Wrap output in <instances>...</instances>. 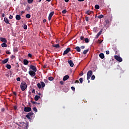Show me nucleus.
I'll return each instance as SVG.
<instances>
[{"label": "nucleus", "mask_w": 129, "mask_h": 129, "mask_svg": "<svg viewBox=\"0 0 129 129\" xmlns=\"http://www.w3.org/2000/svg\"><path fill=\"white\" fill-rule=\"evenodd\" d=\"M32 108L31 107H25L24 112H28L26 114V117L28 119H32L33 115H34V112H31Z\"/></svg>", "instance_id": "f257e3e1"}, {"label": "nucleus", "mask_w": 129, "mask_h": 129, "mask_svg": "<svg viewBox=\"0 0 129 129\" xmlns=\"http://www.w3.org/2000/svg\"><path fill=\"white\" fill-rule=\"evenodd\" d=\"M20 87L21 90L24 91V90H26V88H27V83H25V81H22V83H21Z\"/></svg>", "instance_id": "f03ea898"}, {"label": "nucleus", "mask_w": 129, "mask_h": 129, "mask_svg": "<svg viewBox=\"0 0 129 129\" xmlns=\"http://www.w3.org/2000/svg\"><path fill=\"white\" fill-rule=\"evenodd\" d=\"M92 73H93L92 70H89V71L87 72V79L88 81V82H90V79L92 76Z\"/></svg>", "instance_id": "7ed1b4c3"}, {"label": "nucleus", "mask_w": 129, "mask_h": 129, "mask_svg": "<svg viewBox=\"0 0 129 129\" xmlns=\"http://www.w3.org/2000/svg\"><path fill=\"white\" fill-rule=\"evenodd\" d=\"M30 68H32V70L33 72V76H35V75H36V72H37L36 67H34V64H30Z\"/></svg>", "instance_id": "20e7f679"}, {"label": "nucleus", "mask_w": 129, "mask_h": 129, "mask_svg": "<svg viewBox=\"0 0 129 129\" xmlns=\"http://www.w3.org/2000/svg\"><path fill=\"white\" fill-rule=\"evenodd\" d=\"M114 58H116V60H118L119 62L122 61V58L119 56V55H114Z\"/></svg>", "instance_id": "39448f33"}, {"label": "nucleus", "mask_w": 129, "mask_h": 129, "mask_svg": "<svg viewBox=\"0 0 129 129\" xmlns=\"http://www.w3.org/2000/svg\"><path fill=\"white\" fill-rule=\"evenodd\" d=\"M34 99L35 101H33V100H31V102H33V104H37V101H38L39 99V96H35Z\"/></svg>", "instance_id": "423d86ee"}, {"label": "nucleus", "mask_w": 129, "mask_h": 129, "mask_svg": "<svg viewBox=\"0 0 129 129\" xmlns=\"http://www.w3.org/2000/svg\"><path fill=\"white\" fill-rule=\"evenodd\" d=\"M28 126H29L28 123H23L22 125V127L23 128V129H27Z\"/></svg>", "instance_id": "0eeeda50"}, {"label": "nucleus", "mask_w": 129, "mask_h": 129, "mask_svg": "<svg viewBox=\"0 0 129 129\" xmlns=\"http://www.w3.org/2000/svg\"><path fill=\"white\" fill-rule=\"evenodd\" d=\"M54 11H51L50 13H49V15L48 16V20H51L52 18V16L54 15Z\"/></svg>", "instance_id": "6e6552de"}, {"label": "nucleus", "mask_w": 129, "mask_h": 129, "mask_svg": "<svg viewBox=\"0 0 129 129\" xmlns=\"http://www.w3.org/2000/svg\"><path fill=\"white\" fill-rule=\"evenodd\" d=\"M69 51H71V48H67L66 50L63 51V55H66L67 53H69Z\"/></svg>", "instance_id": "1a4fd4ad"}, {"label": "nucleus", "mask_w": 129, "mask_h": 129, "mask_svg": "<svg viewBox=\"0 0 129 129\" xmlns=\"http://www.w3.org/2000/svg\"><path fill=\"white\" fill-rule=\"evenodd\" d=\"M5 40H4V44H2V46L3 47H7V46H8V44H7V39H6V38H5Z\"/></svg>", "instance_id": "9d476101"}, {"label": "nucleus", "mask_w": 129, "mask_h": 129, "mask_svg": "<svg viewBox=\"0 0 129 129\" xmlns=\"http://www.w3.org/2000/svg\"><path fill=\"white\" fill-rule=\"evenodd\" d=\"M103 30H100V31H98V33L97 34L96 38H98L100 35H101V33H102Z\"/></svg>", "instance_id": "9b49d317"}, {"label": "nucleus", "mask_w": 129, "mask_h": 129, "mask_svg": "<svg viewBox=\"0 0 129 129\" xmlns=\"http://www.w3.org/2000/svg\"><path fill=\"white\" fill-rule=\"evenodd\" d=\"M29 75H31L32 76H33L34 73L32 70V68H30V70H29Z\"/></svg>", "instance_id": "f8f14e48"}, {"label": "nucleus", "mask_w": 129, "mask_h": 129, "mask_svg": "<svg viewBox=\"0 0 129 129\" xmlns=\"http://www.w3.org/2000/svg\"><path fill=\"white\" fill-rule=\"evenodd\" d=\"M93 11H90V10H88V11H86V15H92Z\"/></svg>", "instance_id": "ddd939ff"}, {"label": "nucleus", "mask_w": 129, "mask_h": 129, "mask_svg": "<svg viewBox=\"0 0 129 129\" xmlns=\"http://www.w3.org/2000/svg\"><path fill=\"white\" fill-rule=\"evenodd\" d=\"M69 64H70V66H74V63L73 62V61H72V60H69L68 61Z\"/></svg>", "instance_id": "4468645a"}, {"label": "nucleus", "mask_w": 129, "mask_h": 129, "mask_svg": "<svg viewBox=\"0 0 129 129\" xmlns=\"http://www.w3.org/2000/svg\"><path fill=\"white\" fill-rule=\"evenodd\" d=\"M4 20L6 22V24H10L9 19H7V17H5Z\"/></svg>", "instance_id": "2eb2a0df"}, {"label": "nucleus", "mask_w": 129, "mask_h": 129, "mask_svg": "<svg viewBox=\"0 0 129 129\" xmlns=\"http://www.w3.org/2000/svg\"><path fill=\"white\" fill-rule=\"evenodd\" d=\"M0 40H2V44H4L5 40V37H0Z\"/></svg>", "instance_id": "dca6fc26"}, {"label": "nucleus", "mask_w": 129, "mask_h": 129, "mask_svg": "<svg viewBox=\"0 0 129 129\" xmlns=\"http://www.w3.org/2000/svg\"><path fill=\"white\" fill-rule=\"evenodd\" d=\"M24 64L27 65V64H29V61H28V59H24Z\"/></svg>", "instance_id": "f3484780"}, {"label": "nucleus", "mask_w": 129, "mask_h": 129, "mask_svg": "<svg viewBox=\"0 0 129 129\" xmlns=\"http://www.w3.org/2000/svg\"><path fill=\"white\" fill-rule=\"evenodd\" d=\"M16 20H21V17L20 15H16Z\"/></svg>", "instance_id": "a211bd4d"}, {"label": "nucleus", "mask_w": 129, "mask_h": 129, "mask_svg": "<svg viewBox=\"0 0 129 129\" xmlns=\"http://www.w3.org/2000/svg\"><path fill=\"white\" fill-rule=\"evenodd\" d=\"M70 76H64L63 81H67L68 79H69Z\"/></svg>", "instance_id": "6ab92c4d"}, {"label": "nucleus", "mask_w": 129, "mask_h": 129, "mask_svg": "<svg viewBox=\"0 0 129 129\" xmlns=\"http://www.w3.org/2000/svg\"><path fill=\"white\" fill-rule=\"evenodd\" d=\"M9 59L7 58V59H4L3 61H2L3 64H6V62H8Z\"/></svg>", "instance_id": "aec40b11"}, {"label": "nucleus", "mask_w": 129, "mask_h": 129, "mask_svg": "<svg viewBox=\"0 0 129 129\" xmlns=\"http://www.w3.org/2000/svg\"><path fill=\"white\" fill-rule=\"evenodd\" d=\"M99 57H100L101 58H104V53H99Z\"/></svg>", "instance_id": "412c9836"}, {"label": "nucleus", "mask_w": 129, "mask_h": 129, "mask_svg": "<svg viewBox=\"0 0 129 129\" xmlns=\"http://www.w3.org/2000/svg\"><path fill=\"white\" fill-rule=\"evenodd\" d=\"M75 49H76L77 51H81V48L80 46H76Z\"/></svg>", "instance_id": "4be33fe9"}, {"label": "nucleus", "mask_w": 129, "mask_h": 129, "mask_svg": "<svg viewBox=\"0 0 129 129\" xmlns=\"http://www.w3.org/2000/svg\"><path fill=\"white\" fill-rule=\"evenodd\" d=\"M41 86H42V88H44V86H45V84L44 83V81L41 82Z\"/></svg>", "instance_id": "5701e85b"}, {"label": "nucleus", "mask_w": 129, "mask_h": 129, "mask_svg": "<svg viewBox=\"0 0 129 129\" xmlns=\"http://www.w3.org/2000/svg\"><path fill=\"white\" fill-rule=\"evenodd\" d=\"M26 16V18H30L31 15L30 13H27Z\"/></svg>", "instance_id": "b1692460"}, {"label": "nucleus", "mask_w": 129, "mask_h": 129, "mask_svg": "<svg viewBox=\"0 0 129 129\" xmlns=\"http://www.w3.org/2000/svg\"><path fill=\"white\" fill-rule=\"evenodd\" d=\"M95 9H99L100 6L98 5V4H96L95 6Z\"/></svg>", "instance_id": "393cba45"}, {"label": "nucleus", "mask_w": 129, "mask_h": 129, "mask_svg": "<svg viewBox=\"0 0 129 129\" xmlns=\"http://www.w3.org/2000/svg\"><path fill=\"white\" fill-rule=\"evenodd\" d=\"M53 47H60L59 44H53Z\"/></svg>", "instance_id": "a878e982"}, {"label": "nucleus", "mask_w": 129, "mask_h": 129, "mask_svg": "<svg viewBox=\"0 0 129 129\" xmlns=\"http://www.w3.org/2000/svg\"><path fill=\"white\" fill-rule=\"evenodd\" d=\"M7 68H8V70H10L11 67V64H7Z\"/></svg>", "instance_id": "bb28decb"}, {"label": "nucleus", "mask_w": 129, "mask_h": 129, "mask_svg": "<svg viewBox=\"0 0 129 129\" xmlns=\"http://www.w3.org/2000/svg\"><path fill=\"white\" fill-rule=\"evenodd\" d=\"M37 86L38 88H41V84H40V83H38Z\"/></svg>", "instance_id": "cd10ccee"}, {"label": "nucleus", "mask_w": 129, "mask_h": 129, "mask_svg": "<svg viewBox=\"0 0 129 129\" xmlns=\"http://www.w3.org/2000/svg\"><path fill=\"white\" fill-rule=\"evenodd\" d=\"M33 110H34V112H38V110L36 107H34Z\"/></svg>", "instance_id": "c85d7f7f"}, {"label": "nucleus", "mask_w": 129, "mask_h": 129, "mask_svg": "<svg viewBox=\"0 0 129 129\" xmlns=\"http://www.w3.org/2000/svg\"><path fill=\"white\" fill-rule=\"evenodd\" d=\"M91 79H92V80H94V79H95V76H93V72H92V74L91 75Z\"/></svg>", "instance_id": "c756f323"}, {"label": "nucleus", "mask_w": 129, "mask_h": 129, "mask_svg": "<svg viewBox=\"0 0 129 129\" xmlns=\"http://www.w3.org/2000/svg\"><path fill=\"white\" fill-rule=\"evenodd\" d=\"M48 79H49V81H53L54 77H48Z\"/></svg>", "instance_id": "7c9ffc66"}, {"label": "nucleus", "mask_w": 129, "mask_h": 129, "mask_svg": "<svg viewBox=\"0 0 129 129\" xmlns=\"http://www.w3.org/2000/svg\"><path fill=\"white\" fill-rule=\"evenodd\" d=\"M88 51H89V50H84L83 53H84V55H85V54H86V53H88Z\"/></svg>", "instance_id": "2f4dec72"}, {"label": "nucleus", "mask_w": 129, "mask_h": 129, "mask_svg": "<svg viewBox=\"0 0 129 129\" xmlns=\"http://www.w3.org/2000/svg\"><path fill=\"white\" fill-rule=\"evenodd\" d=\"M24 29H27V24H24L23 26Z\"/></svg>", "instance_id": "473e14b6"}, {"label": "nucleus", "mask_w": 129, "mask_h": 129, "mask_svg": "<svg viewBox=\"0 0 129 129\" xmlns=\"http://www.w3.org/2000/svg\"><path fill=\"white\" fill-rule=\"evenodd\" d=\"M28 4H32L33 0H28Z\"/></svg>", "instance_id": "72a5a7b5"}, {"label": "nucleus", "mask_w": 129, "mask_h": 129, "mask_svg": "<svg viewBox=\"0 0 129 129\" xmlns=\"http://www.w3.org/2000/svg\"><path fill=\"white\" fill-rule=\"evenodd\" d=\"M83 77H80V82H83Z\"/></svg>", "instance_id": "f704fd0d"}, {"label": "nucleus", "mask_w": 129, "mask_h": 129, "mask_svg": "<svg viewBox=\"0 0 129 129\" xmlns=\"http://www.w3.org/2000/svg\"><path fill=\"white\" fill-rule=\"evenodd\" d=\"M104 15H98V18H103Z\"/></svg>", "instance_id": "c9c22d12"}, {"label": "nucleus", "mask_w": 129, "mask_h": 129, "mask_svg": "<svg viewBox=\"0 0 129 129\" xmlns=\"http://www.w3.org/2000/svg\"><path fill=\"white\" fill-rule=\"evenodd\" d=\"M106 53L107 55H109L110 53L109 50H106Z\"/></svg>", "instance_id": "e433bc0d"}, {"label": "nucleus", "mask_w": 129, "mask_h": 129, "mask_svg": "<svg viewBox=\"0 0 129 129\" xmlns=\"http://www.w3.org/2000/svg\"><path fill=\"white\" fill-rule=\"evenodd\" d=\"M85 42H89V39H88V38H86V39H85Z\"/></svg>", "instance_id": "4c0bfd02"}, {"label": "nucleus", "mask_w": 129, "mask_h": 129, "mask_svg": "<svg viewBox=\"0 0 129 129\" xmlns=\"http://www.w3.org/2000/svg\"><path fill=\"white\" fill-rule=\"evenodd\" d=\"M16 68H20V64H19V62H16Z\"/></svg>", "instance_id": "58836bf2"}, {"label": "nucleus", "mask_w": 129, "mask_h": 129, "mask_svg": "<svg viewBox=\"0 0 129 129\" xmlns=\"http://www.w3.org/2000/svg\"><path fill=\"white\" fill-rule=\"evenodd\" d=\"M89 17H87V16H86V20L87 21V22H89Z\"/></svg>", "instance_id": "ea45409f"}, {"label": "nucleus", "mask_w": 129, "mask_h": 129, "mask_svg": "<svg viewBox=\"0 0 129 129\" xmlns=\"http://www.w3.org/2000/svg\"><path fill=\"white\" fill-rule=\"evenodd\" d=\"M81 38V40H84V37H83V36H82L81 37H80Z\"/></svg>", "instance_id": "a19ab883"}, {"label": "nucleus", "mask_w": 129, "mask_h": 129, "mask_svg": "<svg viewBox=\"0 0 129 129\" xmlns=\"http://www.w3.org/2000/svg\"><path fill=\"white\" fill-rule=\"evenodd\" d=\"M67 10H63L62 11V13H63V14H65V13H67Z\"/></svg>", "instance_id": "79ce46f5"}, {"label": "nucleus", "mask_w": 129, "mask_h": 129, "mask_svg": "<svg viewBox=\"0 0 129 129\" xmlns=\"http://www.w3.org/2000/svg\"><path fill=\"white\" fill-rule=\"evenodd\" d=\"M14 51H15V52H17V51H18V48H14Z\"/></svg>", "instance_id": "37998d69"}, {"label": "nucleus", "mask_w": 129, "mask_h": 129, "mask_svg": "<svg viewBox=\"0 0 129 129\" xmlns=\"http://www.w3.org/2000/svg\"><path fill=\"white\" fill-rule=\"evenodd\" d=\"M17 81H21V77H17Z\"/></svg>", "instance_id": "c03bdc74"}, {"label": "nucleus", "mask_w": 129, "mask_h": 129, "mask_svg": "<svg viewBox=\"0 0 129 129\" xmlns=\"http://www.w3.org/2000/svg\"><path fill=\"white\" fill-rule=\"evenodd\" d=\"M81 47L82 49H84V48L85 47V46H81Z\"/></svg>", "instance_id": "a18cd8bd"}, {"label": "nucleus", "mask_w": 129, "mask_h": 129, "mask_svg": "<svg viewBox=\"0 0 129 129\" xmlns=\"http://www.w3.org/2000/svg\"><path fill=\"white\" fill-rule=\"evenodd\" d=\"M28 57H32V53H28Z\"/></svg>", "instance_id": "49530a36"}, {"label": "nucleus", "mask_w": 129, "mask_h": 129, "mask_svg": "<svg viewBox=\"0 0 129 129\" xmlns=\"http://www.w3.org/2000/svg\"><path fill=\"white\" fill-rule=\"evenodd\" d=\"M106 24H109V20H105Z\"/></svg>", "instance_id": "de8ad7c7"}, {"label": "nucleus", "mask_w": 129, "mask_h": 129, "mask_svg": "<svg viewBox=\"0 0 129 129\" xmlns=\"http://www.w3.org/2000/svg\"><path fill=\"white\" fill-rule=\"evenodd\" d=\"M63 81H60V84H63Z\"/></svg>", "instance_id": "09e8293b"}, {"label": "nucleus", "mask_w": 129, "mask_h": 129, "mask_svg": "<svg viewBox=\"0 0 129 129\" xmlns=\"http://www.w3.org/2000/svg\"><path fill=\"white\" fill-rule=\"evenodd\" d=\"M5 108H1L2 112H5Z\"/></svg>", "instance_id": "8fccbe9b"}, {"label": "nucleus", "mask_w": 129, "mask_h": 129, "mask_svg": "<svg viewBox=\"0 0 129 129\" xmlns=\"http://www.w3.org/2000/svg\"><path fill=\"white\" fill-rule=\"evenodd\" d=\"M94 31H96V32H97V31H98L97 28H94Z\"/></svg>", "instance_id": "3c124183"}, {"label": "nucleus", "mask_w": 129, "mask_h": 129, "mask_svg": "<svg viewBox=\"0 0 129 129\" xmlns=\"http://www.w3.org/2000/svg\"><path fill=\"white\" fill-rule=\"evenodd\" d=\"M80 75H84V72H81Z\"/></svg>", "instance_id": "603ef678"}, {"label": "nucleus", "mask_w": 129, "mask_h": 129, "mask_svg": "<svg viewBox=\"0 0 129 129\" xmlns=\"http://www.w3.org/2000/svg\"><path fill=\"white\" fill-rule=\"evenodd\" d=\"M72 90H73L74 91H75V87H72Z\"/></svg>", "instance_id": "864d4df0"}, {"label": "nucleus", "mask_w": 129, "mask_h": 129, "mask_svg": "<svg viewBox=\"0 0 129 129\" xmlns=\"http://www.w3.org/2000/svg\"><path fill=\"white\" fill-rule=\"evenodd\" d=\"M6 53H7V54H10L11 51H9V50H7Z\"/></svg>", "instance_id": "5fc2aeb1"}, {"label": "nucleus", "mask_w": 129, "mask_h": 129, "mask_svg": "<svg viewBox=\"0 0 129 129\" xmlns=\"http://www.w3.org/2000/svg\"><path fill=\"white\" fill-rule=\"evenodd\" d=\"M9 18H13V15H10Z\"/></svg>", "instance_id": "6e6d98bb"}, {"label": "nucleus", "mask_w": 129, "mask_h": 129, "mask_svg": "<svg viewBox=\"0 0 129 129\" xmlns=\"http://www.w3.org/2000/svg\"><path fill=\"white\" fill-rule=\"evenodd\" d=\"M45 82H48V79H44V83H45Z\"/></svg>", "instance_id": "4d7b16f0"}, {"label": "nucleus", "mask_w": 129, "mask_h": 129, "mask_svg": "<svg viewBox=\"0 0 129 129\" xmlns=\"http://www.w3.org/2000/svg\"><path fill=\"white\" fill-rule=\"evenodd\" d=\"M41 95V93H39V99H40Z\"/></svg>", "instance_id": "13d9d810"}, {"label": "nucleus", "mask_w": 129, "mask_h": 129, "mask_svg": "<svg viewBox=\"0 0 129 129\" xmlns=\"http://www.w3.org/2000/svg\"><path fill=\"white\" fill-rule=\"evenodd\" d=\"M35 90L34 89V88H33V90H32V93H35Z\"/></svg>", "instance_id": "bf43d9fd"}, {"label": "nucleus", "mask_w": 129, "mask_h": 129, "mask_svg": "<svg viewBox=\"0 0 129 129\" xmlns=\"http://www.w3.org/2000/svg\"><path fill=\"white\" fill-rule=\"evenodd\" d=\"M14 95H17V92H13Z\"/></svg>", "instance_id": "052dcab7"}, {"label": "nucleus", "mask_w": 129, "mask_h": 129, "mask_svg": "<svg viewBox=\"0 0 129 129\" xmlns=\"http://www.w3.org/2000/svg\"><path fill=\"white\" fill-rule=\"evenodd\" d=\"M15 55H12L11 58H14Z\"/></svg>", "instance_id": "680f3d73"}, {"label": "nucleus", "mask_w": 129, "mask_h": 129, "mask_svg": "<svg viewBox=\"0 0 129 129\" xmlns=\"http://www.w3.org/2000/svg\"><path fill=\"white\" fill-rule=\"evenodd\" d=\"M2 16H4V18H5V13H2Z\"/></svg>", "instance_id": "e2e57ef3"}, {"label": "nucleus", "mask_w": 129, "mask_h": 129, "mask_svg": "<svg viewBox=\"0 0 129 129\" xmlns=\"http://www.w3.org/2000/svg\"><path fill=\"white\" fill-rule=\"evenodd\" d=\"M34 79H37V77L36 76V72H35V76H34Z\"/></svg>", "instance_id": "0e129e2a"}, {"label": "nucleus", "mask_w": 129, "mask_h": 129, "mask_svg": "<svg viewBox=\"0 0 129 129\" xmlns=\"http://www.w3.org/2000/svg\"><path fill=\"white\" fill-rule=\"evenodd\" d=\"M47 67V64H44L43 68H46Z\"/></svg>", "instance_id": "69168bd1"}, {"label": "nucleus", "mask_w": 129, "mask_h": 129, "mask_svg": "<svg viewBox=\"0 0 129 129\" xmlns=\"http://www.w3.org/2000/svg\"><path fill=\"white\" fill-rule=\"evenodd\" d=\"M84 0H78L79 2H84Z\"/></svg>", "instance_id": "338daca9"}, {"label": "nucleus", "mask_w": 129, "mask_h": 129, "mask_svg": "<svg viewBox=\"0 0 129 129\" xmlns=\"http://www.w3.org/2000/svg\"><path fill=\"white\" fill-rule=\"evenodd\" d=\"M43 22H46V19H44V20H43Z\"/></svg>", "instance_id": "774afa93"}]
</instances>
